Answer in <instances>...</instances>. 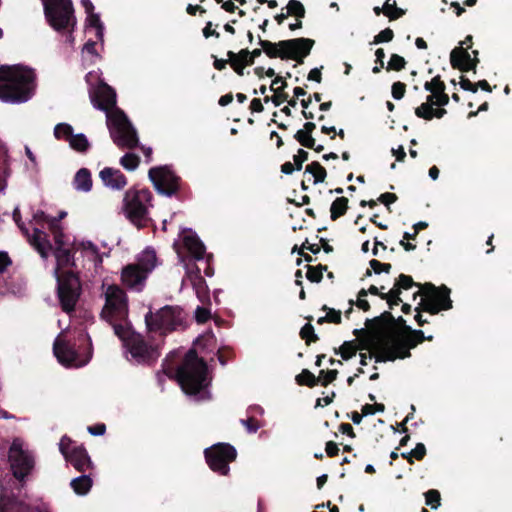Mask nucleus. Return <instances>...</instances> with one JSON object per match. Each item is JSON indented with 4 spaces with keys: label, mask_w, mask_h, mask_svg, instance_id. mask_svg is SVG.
I'll return each mask as SVG.
<instances>
[{
    "label": "nucleus",
    "mask_w": 512,
    "mask_h": 512,
    "mask_svg": "<svg viewBox=\"0 0 512 512\" xmlns=\"http://www.w3.org/2000/svg\"><path fill=\"white\" fill-rule=\"evenodd\" d=\"M28 243L47 259L53 253L56 259L54 274L57 279L58 298L63 311L74 310L79 299L81 286L78 277L72 272V243L61 226H19Z\"/></svg>",
    "instance_id": "f257e3e1"
},
{
    "label": "nucleus",
    "mask_w": 512,
    "mask_h": 512,
    "mask_svg": "<svg viewBox=\"0 0 512 512\" xmlns=\"http://www.w3.org/2000/svg\"><path fill=\"white\" fill-rule=\"evenodd\" d=\"M93 106L106 112L107 126L113 142L121 149L132 150L139 145L136 129L123 110L116 107V92L106 83H100L90 92Z\"/></svg>",
    "instance_id": "f03ea898"
},
{
    "label": "nucleus",
    "mask_w": 512,
    "mask_h": 512,
    "mask_svg": "<svg viewBox=\"0 0 512 512\" xmlns=\"http://www.w3.org/2000/svg\"><path fill=\"white\" fill-rule=\"evenodd\" d=\"M413 286L419 288L417 294L420 296V304L424 308L435 314L440 310H447L451 308V300L449 298L450 290L446 287L436 288L432 284H425L423 286L417 285L413 282L410 276L401 274L395 282L393 288L387 293H384V286L380 288L372 285L367 292L379 295L382 299L386 300L390 307L398 305L402 302L400 294L402 290H408ZM416 296V293L414 294Z\"/></svg>",
    "instance_id": "7ed1b4c3"
},
{
    "label": "nucleus",
    "mask_w": 512,
    "mask_h": 512,
    "mask_svg": "<svg viewBox=\"0 0 512 512\" xmlns=\"http://www.w3.org/2000/svg\"><path fill=\"white\" fill-rule=\"evenodd\" d=\"M413 340L408 346L397 334L391 331H383L370 337L367 349L370 353L369 359L376 358V362L393 361L396 358H407L410 356L409 348L416 346L423 340H431L432 336L425 337L423 332L416 330L413 333Z\"/></svg>",
    "instance_id": "20e7f679"
},
{
    "label": "nucleus",
    "mask_w": 512,
    "mask_h": 512,
    "mask_svg": "<svg viewBox=\"0 0 512 512\" xmlns=\"http://www.w3.org/2000/svg\"><path fill=\"white\" fill-rule=\"evenodd\" d=\"M176 379L182 390L198 400L209 398L207 387L210 383L206 363L197 356L195 350H190L183 363L179 366Z\"/></svg>",
    "instance_id": "39448f33"
},
{
    "label": "nucleus",
    "mask_w": 512,
    "mask_h": 512,
    "mask_svg": "<svg viewBox=\"0 0 512 512\" xmlns=\"http://www.w3.org/2000/svg\"><path fill=\"white\" fill-rule=\"evenodd\" d=\"M34 75L19 66H0V100L6 103L28 101L32 92Z\"/></svg>",
    "instance_id": "423d86ee"
},
{
    "label": "nucleus",
    "mask_w": 512,
    "mask_h": 512,
    "mask_svg": "<svg viewBox=\"0 0 512 512\" xmlns=\"http://www.w3.org/2000/svg\"><path fill=\"white\" fill-rule=\"evenodd\" d=\"M105 299L101 318L114 329L115 335L124 338L128 327V299L126 293L117 285H102Z\"/></svg>",
    "instance_id": "0eeeda50"
},
{
    "label": "nucleus",
    "mask_w": 512,
    "mask_h": 512,
    "mask_svg": "<svg viewBox=\"0 0 512 512\" xmlns=\"http://www.w3.org/2000/svg\"><path fill=\"white\" fill-rule=\"evenodd\" d=\"M159 264L156 252L148 247L136 256L134 263L126 265L121 272V281L128 289L140 292L144 289L149 274Z\"/></svg>",
    "instance_id": "6e6552de"
},
{
    "label": "nucleus",
    "mask_w": 512,
    "mask_h": 512,
    "mask_svg": "<svg viewBox=\"0 0 512 512\" xmlns=\"http://www.w3.org/2000/svg\"><path fill=\"white\" fill-rule=\"evenodd\" d=\"M258 44L269 58L291 59L299 64H303L304 58L310 54L315 41L310 38L301 37L273 43L259 38Z\"/></svg>",
    "instance_id": "1a4fd4ad"
},
{
    "label": "nucleus",
    "mask_w": 512,
    "mask_h": 512,
    "mask_svg": "<svg viewBox=\"0 0 512 512\" xmlns=\"http://www.w3.org/2000/svg\"><path fill=\"white\" fill-rule=\"evenodd\" d=\"M173 246L181 264L184 266L188 265L186 263V257L191 256L194 260L203 261V264H205V275L210 277L214 274V270L210 265L212 255L206 254V248L203 242L191 228H183L178 238L174 241Z\"/></svg>",
    "instance_id": "9d476101"
},
{
    "label": "nucleus",
    "mask_w": 512,
    "mask_h": 512,
    "mask_svg": "<svg viewBox=\"0 0 512 512\" xmlns=\"http://www.w3.org/2000/svg\"><path fill=\"white\" fill-rule=\"evenodd\" d=\"M48 24L57 32H72L76 17L71 0H42Z\"/></svg>",
    "instance_id": "9b49d317"
},
{
    "label": "nucleus",
    "mask_w": 512,
    "mask_h": 512,
    "mask_svg": "<svg viewBox=\"0 0 512 512\" xmlns=\"http://www.w3.org/2000/svg\"><path fill=\"white\" fill-rule=\"evenodd\" d=\"M184 319L182 309L177 306H165L155 313L149 312L145 316L149 332L159 333L161 336L181 329L184 325Z\"/></svg>",
    "instance_id": "f8f14e48"
},
{
    "label": "nucleus",
    "mask_w": 512,
    "mask_h": 512,
    "mask_svg": "<svg viewBox=\"0 0 512 512\" xmlns=\"http://www.w3.org/2000/svg\"><path fill=\"white\" fill-rule=\"evenodd\" d=\"M126 350L128 361L136 364H151L160 356L157 345L148 344L142 335L130 331L129 326L124 338H120Z\"/></svg>",
    "instance_id": "ddd939ff"
},
{
    "label": "nucleus",
    "mask_w": 512,
    "mask_h": 512,
    "mask_svg": "<svg viewBox=\"0 0 512 512\" xmlns=\"http://www.w3.org/2000/svg\"><path fill=\"white\" fill-rule=\"evenodd\" d=\"M152 197L148 188L128 189L123 200V209L127 219L134 224H141V221L146 219L148 205H150Z\"/></svg>",
    "instance_id": "4468645a"
},
{
    "label": "nucleus",
    "mask_w": 512,
    "mask_h": 512,
    "mask_svg": "<svg viewBox=\"0 0 512 512\" xmlns=\"http://www.w3.org/2000/svg\"><path fill=\"white\" fill-rule=\"evenodd\" d=\"M88 343V349L85 353L75 351V349L64 338V332H61L54 342V354L62 365L66 367H82L86 365L92 357L91 340L85 336Z\"/></svg>",
    "instance_id": "2eb2a0df"
},
{
    "label": "nucleus",
    "mask_w": 512,
    "mask_h": 512,
    "mask_svg": "<svg viewBox=\"0 0 512 512\" xmlns=\"http://www.w3.org/2000/svg\"><path fill=\"white\" fill-rule=\"evenodd\" d=\"M148 176L155 190L167 197L176 196L181 189V178L171 169L170 166L152 167Z\"/></svg>",
    "instance_id": "dca6fc26"
},
{
    "label": "nucleus",
    "mask_w": 512,
    "mask_h": 512,
    "mask_svg": "<svg viewBox=\"0 0 512 512\" xmlns=\"http://www.w3.org/2000/svg\"><path fill=\"white\" fill-rule=\"evenodd\" d=\"M9 462L15 478L22 480L34 467V458L20 439H15L9 450Z\"/></svg>",
    "instance_id": "f3484780"
},
{
    "label": "nucleus",
    "mask_w": 512,
    "mask_h": 512,
    "mask_svg": "<svg viewBox=\"0 0 512 512\" xmlns=\"http://www.w3.org/2000/svg\"><path fill=\"white\" fill-rule=\"evenodd\" d=\"M237 452L235 448L226 443H218L205 449V458L209 467L221 475L229 472V463L234 461Z\"/></svg>",
    "instance_id": "a211bd4d"
},
{
    "label": "nucleus",
    "mask_w": 512,
    "mask_h": 512,
    "mask_svg": "<svg viewBox=\"0 0 512 512\" xmlns=\"http://www.w3.org/2000/svg\"><path fill=\"white\" fill-rule=\"evenodd\" d=\"M72 441L68 437H62L59 450L65 459L78 471H87L92 468V462L87 451L82 446L71 447Z\"/></svg>",
    "instance_id": "6ab92c4d"
},
{
    "label": "nucleus",
    "mask_w": 512,
    "mask_h": 512,
    "mask_svg": "<svg viewBox=\"0 0 512 512\" xmlns=\"http://www.w3.org/2000/svg\"><path fill=\"white\" fill-rule=\"evenodd\" d=\"M186 274L182 280V285L189 282L195 290L197 298L206 303L209 300V291L204 278L200 275L201 269L197 265H185Z\"/></svg>",
    "instance_id": "aec40b11"
},
{
    "label": "nucleus",
    "mask_w": 512,
    "mask_h": 512,
    "mask_svg": "<svg viewBox=\"0 0 512 512\" xmlns=\"http://www.w3.org/2000/svg\"><path fill=\"white\" fill-rule=\"evenodd\" d=\"M99 176L107 187L114 190H121L127 185V178L119 169L105 167Z\"/></svg>",
    "instance_id": "412c9836"
},
{
    "label": "nucleus",
    "mask_w": 512,
    "mask_h": 512,
    "mask_svg": "<svg viewBox=\"0 0 512 512\" xmlns=\"http://www.w3.org/2000/svg\"><path fill=\"white\" fill-rule=\"evenodd\" d=\"M450 63L453 69H457L463 73L471 71L473 66L471 63V54L467 48L462 46L455 47L450 53Z\"/></svg>",
    "instance_id": "4be33fe9"
},
{
    "label": "nucleus",
    "mask_w": 512,
    "mask_h": 512,
    "mask_svg": "<svg viewBox=\"0 0 512 512\" xmlns=\"http://www.w3.org/2000/svg\"><path fill=\"white\" fill-rule=\"evenodd\" d=\"M287 87L286 81L281 76H275L271 83L270 90L274 92L271 101L275 106H280L283 102L287 101L288 94L284 92Z\"/></svg>",
    "instance_id": "5701e85b"
},
{
    "label": "nucleus",
    "mask_w": 512,
    "mask_h": 512,
    "mask_svg": "<svg viewBox=\"0 0 512 512\" xmlns=\"http://www.w3.org/2000/svg\"><path fill=\"white\" fill-rule=\"evenodd\" d=\"M11 175L10 158L8 149L0 141V190H3L7 185V179Z\"/></svg>",
    "instance_id": "b1692460"
},
{
    "label": "nucleus",
    "mask_w": 512,
    "mask_h": 512,
    "mask_svg": "<svg viewBox=\"0 0 512 512\" xmlns=\"http://www.w3.org/2000/svg\"><path fill=\"white\" fill-rule=\"evenodd\" d=\"M26 283L20 277H11L4 287L0 286V294L10 293L12 295H22L25 292Z\"/></svg>",
    "instance_id": "393cba45"
},
{
    "label": "nucleus",
    "mask_w": 512,
    "mask_h": 512,
    "mask_svg": "<svg viewBox=\"0 0 512 512\" xmlns=\"http://www.w3.org/2000/svg\"><path fill=\"white\" fill-rule=\"evenodd\" d=\"M74 184L77 190L89 192L92 188L90 171L87 168H81L74 177Z\"/></svg>",
    "instance_id": "a878e982"
},
{
    "label": "nucleus",
    "mask_w": 512,
    "mask_h": 512,
    "mask_svg": "<svg viewBox=\"0 0 512 512\" xmlns=\"http://www.w3.org/2000/svg\"><path fill=\"white\" fill-rule=\"evenodd\" d=\"M92 484V479L87 475L76 477L70 482L73 491L80 496L86 495L90 491Z\"/></svg>",
    "instance_id": "bb28decb"
},
{
    "label": "nucleus",
    "mask_w": 512,
    "mask_h": 512,
    "mask_svg": "<svg viewBox=\"0 0 512 512\" xmlns=\"http://www.w3.org/2000/svg\"><path fill=\"white\" fill-rule=\"evenodd\" d=\"M67 216L66 211H58L56 214H52L50 212L37 211L34 214V219L38 223L43 224H58L61 220H63Z\"/></svg>",
    "instance_id": "cd10ccee"
},
{
    "label": "nucleus",
    "mask_w": 512,
    "mask_h": 512,
    "mask_svg": "<svg viewBox=\"0 0 512 512\" xmlns=\"http://www.w3.org/2000/svg\"><path fill=\"white\" fill-rule=\"evenodd\" d=\"M348 198L341 196L337 197L331 204L330 207V218L332 221H336L339 217L343 216L348 209Z\"/></svg>",
    "instance_id": "c85d7f7f"
},
{
    "label": "nucleus",
    "mask_w": 512,
    "mask_h": 512,
    "mask_svg": "<svg viewBox=\"0 0 512 512\" xmlns=\"http://www.w3.org/2000/svg\"><path fill=\"white\" fill-rule=\"evenodd\" d=\"M305 173H309L313 176L314 184L324 182L327 176L326 169L318 161H313L310 164L306 165Z\"/></svg>",
    "instance_id": "c756f323"
},
{
    "label": "nucleus",
    "mask_w": 512,
    "mask_h": 512,
    "mask_svg": "<svg viewBox=\"0 0 512 512\" xmlns=\"http://www.w3.org/2000/svg\"><path fill=\"white\" fill-rule=\"evenodd\" d=\"M12 510L21 511L22 505L11 499L5 492L4 488H1L0 491V512H9Z\"/></svg>",
    "instance_id": "7c9ffc66"
},
{
    "label": "nucleus",
    "mask_w": 512,
    "mask_h": 512,
    "mask_svg": "<svg viewBox=\"0 0 512 512\" xmlns=\"http://www.w3.org/2000/svg\"><path fill=\"white\" fill-rule=\"evenodd\" d=\"M433 106L432 98L427 96L426 102L416 107L414 113L418 118L431 121L433 119Z\"/></svg>",
    "instance_id": "2f4dec72"
},
{
    "label": "nucleus",
    "mask_w": 512,
    "mask_h": 512,
    "mask_svg": "<svg viewBox=\"0 0 512 512\" xmlns=\"http://www.w3.org/2000/svg\"><path fill=\"white\" fill-rule=\"evenodd\" d=\"M69 144L77 152L85 153L90 147L87 137L80 133L71 137Z\"/></svg>",
    "instance_id": "473e14b6"
},
{
    "label": "nucleus",
    "mask_w": 512,
    "mask_h": 512,
    "mask_svg": "<svg viewBox=\"0 0 512 512\" xmlns=\"http://www.w3.org/2000/svg\"><path fill=\"white\" fill-rule=\"evenodd\" d=\"M286 9L288 17L304 18L306 15V9L299 0H289Z\"/></svg>",
    "instance_id": "72a5a7b5"
},
{
    "label": "nucleus",
    "mask_w": 512,
    "mask_h": 512,
    "mask_svg": "<svg viewBox=\"0 0 512 512\" xmlns=\"http://www.w3.org/2000/svg\"><path fill=\"white\" fill-rule=\"evenodd\" d=\"M54 136L57 140L70 141L73 136V127L68 123H59L54 127Z\"/></svg>",
    "instance_id": "f704fd0d"
},
{
    "label": "nucleus",
    "mask_w": 512,
    "mask_h": 512,
    "mask_svg": "<svg viewBox=\"0 0 512 512\" xmlns=\"http://www.w3.org/2000/svg\"><path fill=\"white\" fill-rule=\"evenodd\" d=\"M120 164L128 171L135 170L140 164V157L135 153H126L120 159Z\"/></svg>",
    "instance_id": "c9c22d12"
},
{
    "label": "nucleus",
    "mask_w": 512,
    "mask_h": 512,
    "mask_svg": "<svg viewBox=\"0 0 512 512\" xmlns=\"http://www.w3.org/2000/svg\"><path fill=\"white\" fill-rule=\"evenodd\" d=\"M406 64H407V61L405 60L404 57L393 53L390 56V60L386 66V70L399 72V71H402L403 69H405Z\"/></svg>",
    "instance_id": "e433bc0d"
},
{
    "label": "nucleus",
    "mask_w": 512,
    "mask_h": 512,
    "mask_svg": "<svg viewBox=\"0 0 512 512\" xmlns=\"http://www.w3.org/2000/svg\"><path fill=\"white\" fill-rule=\"evenodd\" d=\"M294 139L305 148H312L315 144V139L312 135H309L304 129L298 130L294 134Z\"/></svg>",
    "instance_id": "4c0bfd02"
},
{
    "label": "nucleus",
    "mask_w": 512,
    "mask_h": 512,
    "mask_svg": "<svg viewBox=\"0 0 512 512\" xmlns=\"http://www.w3.org/2000/svg\"><path fill=\"white\" fill-rule=\"evenodd\" d=\"M226 55L228 58L236 59V61L238 62H246V65L248 66L253 65V60L251 59V56L249 55V50L247 48L241 49L237 53L233 51H228Z\"/></svg>",
    "instance_id": "58836bf2"
},
{
    "label": "nucleus",
    "mask_w": 512,
    "mask_h": 512,
    "mask_svg": "<svg viewBox=\"0 0 512 512\" xmlns=\"http://www.w3.org/2000/svg\"><path fill=\"white\" fill-rule=\"evenodd\" d=\"M87 22H88L89 26H91V27L96 29V36H97V38L102 39L104 27H103V24H102V22L100 20L99 15L95 14V13L88 14Z\"/></svg>",
    "instance_id": "ea45409f"
},
{
    "label": "nucleus",
    "mask_w": 512,
    "mask_h": 512,
    "mask_svg": "<svg viewBox=\"0 0 512 512\" xmlns=\"http://www.w3.org/2000/svg\"><path fill=\"white\" fill-rule=\"evenodd\" d=\"M323 310L326 311V315L318 319V323H323L324 321L332 322V323H340L341 321V312L332 308H328L327 306L323 307Z\"/></svg>",
    "instance_id": "a19ab883"
},
{
    "label": "nucleus",
    "mask_w": 512,
    "mask_h": 512,
    "mask_svg": "<svg viewBox=\"0 0 512 512\" xmlns=\"http://www.w3.org/2000/svg\"><path fill=\"white\" fill-rule=\"evenodd\" d=\"M297 381L299 384H305L308 386H314L318 382V378L309 370L304 369L298 376Z\"/></svg>",
    "instance_id": "79ce46f5"
},
{
    "label": "nucleus",
    "mask_w": 512,
    "mask_h": 512,
    "mask_svg": "<svg viewBox=\"0 0 512 512\" xmlns=\"http://www.w3.org/2000/svg\"><path fill=\"white\" fill-rule=\"evenodd\" d=\"M394 38V32L391 28H385L384 30L380 31L377 35L373 38V44H380V43H387L392 41Z\"/></svg>",
    "instance_id": "37998d69"
},
{
    "label": "nucleus",
    "mask_w": 512,
    "mask_h": 512,
    "mask_svg": "<svg viewBox=\"0 0 512 512\" xmlns=\"http://www.w3.org/2000/svg\"><path fill=\"white\" fill-rule=\"evenodd\" d=\"M326 270V267H323L321 265L317 267L308 266L307 270V278L311 282H320L322 279L323 271Z\"/></svg>",
    "instance_id": "c03bdc74"
},
{
    "label": "nucleus",
    "mask_w": 512,
    "mask_h": 512,
    "mask_svg": "<svg viewBox=\"0 0 512 512\" xmlns=\"http://www.w3.org/2000/svg\"><path fill=\"white\" fill-rule=\"evenodd\" d=\"M428 96L432 98V102H433L434 106L444 107V106L448 105V103H449V96L445 92V90L439 91L438 93H434V95H428Z\"/></svg>",
    "instance_id": "a18cd8bd"
},
{
    "label": "nucleus",
    "mask_w": 512,
    "mask_h": 512,
    "mask_svg": "<svg viewBox=\"0 0 512 512\" xmlns=\"http://www.w3.org/2000/svg\"><path fill=\"white\" fill-rule=\"evenodd\" d=\"M405 92H406V84L405 83H403L401 81H397L392 84L391 94L395 100H401L404 97Z\"/></svg>",
    "instance_id": "49530a36"
},
{
    "label": "nucleus",
    "mask_w": 512,
    "mask_h": 512,
    "mask_svg": "<svg viewBox=\"0 0 512 512\" xmlns=\"http://www.w3.org/2000/svg\"><path fill=\"white\" fill-rule=\"evenodd\" d=\"M426 504L432 508H437L440 505V493L437 490H429L425 493Z\"/></svg>",
    "instance_id": "de8ad7c7"
},
{
    "label": "nucleus",
    "mask_w": 512,
    "mask_h": 512,
    "mask_svg": "<svg viewBox=\"0 0 512 512\" xmlns=\"http://www.w3.org/2000/svg\"><path fill=\"white\" fill-rule=\"evenodd\" d=\"M337 374V370H321L318 377V382H321L322 385H327L336 379Z\"/></svg>",
    "instance_id": "09e8293b"
},
{
    "label": "nucleus",
    "mask_w": 512,
    "mask_h": 512,
    "mask_svg": "<svg viewBox=\"0 0 512 512\" xmlns=\"http://www.w3.org/2000/svg\"><path fill=\"white\" fill-rule=\"evenodd\" d=\"M309 153L304 149H298L297 154L293 156L296 170L302 169L303 163L308 160Z\"/></svg>",
    "instance_id": "8fccbe9b"
},
{
    "label": "nucleus",
    "mask_w": 512,
    "mask_h": 512,
    "mask_svg": "<svg viewBox=\"0 0 512 512\" xmlns=\"http://www.w3.org/2000/svg\"><path fill=\"white\" fill-rule=\"evenodd\" d=\"M340 355L344 360H348L356 355V348L351 343H344L340 347Z\"/></svg>",
    "instance_id": "3c124183"
},
{
    "label": "nucleus",
    "mask_w": 512,
    "mask_h": 512,
    "mask_svg": "<svg viewBox=\"0 0 512 512\" xmlns=\"http://www.w3.org/2000/svg\"><path fill=\"white\" fill-rule=\"evenodd\" d=\"M397 199H398V197L395 193L385 192L379 196L377 201L384 204L387 207V210H389V205L396 202Z\"/></svg>",
    "instance_id": "603ef678"
},
{
    "label": "nucleus",
    "mask_w": 512,
    "mask_h": 512,
    "mask_svg": "<svg viewBox=\"0 0 512 512\" xmlns=\"http://www.w3.org/2000/svg\"><path fill=\"white\" fill-rule=\"evenodd\" d=\"M370 266L371 268L373 269V271L377 274L381 273V272H385V273H388L391 269V265L388 264V263H381L377 260H371L370 261Z\"/></svg>",
    "instance_id": "864d4df0"
},
{
    "label": "nucleus",
    "mask_w": 512,
    "mask_h": 512,
    "mask_svg": "<svg viewBox=\"0 0 512 512\" xmlns=\"http://www.w3.org/2000/svg\"><path fill=\"white\" fill-rule=\"evenodd\" d=\"M210 310L205 307H197L195 310V318L197 322L204 323L210 318Z\"/></svg>",
    "instance_id": "5fc2aeb1"
},
{
    "label": "nucleus",
    "mask_w": 512,
    "mask_h": 512,
    "mask_svg": "<svg viewBox=\"0 0 512 512\" xmlns=\"http://www.w3.org/2000/svg\"><path fill=\"white\" fill-rule=\"evenodd\" d=\"M241 423L249 433H255L261 427L260 423L252 417L246 420L242 419Z\"/></svg>",
    "instance_id": "6e6d98bb"
},
{
    "label": "nucleus",
    "mask_w": 512,
    "mask_h": 512,
    "mask_svg": "<svg viewBox=\"0 0 512 512\" xmlns=\"http://www.w3.org/2000/svg\"><path fill=\"white\" fill-rule=\"evenodd\" d=\"M300 335L307 342H310V341L316 339V336L314 335V328L311 324H306L304 327H302V329L300 331Z\"/></svg>",
    "instance_id": "4d7b16f0"
},
{
    "label": "nucleus",
    "mask_w": 512,
    "mask_h": 512,
    "mask_svg": "<svg viewBox=\"0 0 512 512\" xmlns=\"http://www.w3.org/2000/svg\"><path fill=\"white\" fill-rule=\"evenodd\" d=\"M459 84L461 88L465 91H470L472 93H476L478 91V85H476V83H472L465 76H461Z\"/></svg>",
    "instance_id": "13d9d810"
},
{
    "label": "nucleus",
    "mask_w": 512,
    "mask_h": 512,
    "mask_svg": "<svg viewBox=\"0 0 512 512\" xmlns=\"http://www.w3.org/2000/svg\"><path fill=\"white\" fill-rule=\"evenodd\" d=\"M229 65L235 71V73L239 76L244 75V69L247 66L246 62H238L236 59L228 58Z\"/></svg>",
    "instance_id": "bf43d9fd"
},
{
    "label": "nucleus",
    "mask_w": 512,
    "mask_h": 512,
    "mask_svg": "<svg viewBox=\"0 0 512 512\" xmlns=\"http://www.w3.org/2000/svg\"><path fill=\"white\" fill-rule=\"evenodd\" d=\"M384 411V405L383 404H374V405H365L362 409V412L364 415H372L376 412H383Z\"/></svg>",
    "instance_id": "052dcab7"
},
{
    "label": "nucleus",
    "mask_w": 512,
    "mask_h": 512,
    "mask_svg": "<svg viewBox=\"0 0 512 512\" xmlns=\"http://www.w3.org/2000/svg\"><path fill=\"white\" fill-rule=\"evenodd\" d=\"M367 295V291L362 289L359 294H358V299L356 301V304L357 306L364 310V311H367L369 309V303L367 300H365L364 298L366 297Z\"/></svg>",
    "instance_id": "680f3d73"
},
{
    "label": "nucleus",
    "mask_w": 512,
    "mask_h": 512,
    "mask_svg": "<svg viewBox=\"0 0 512 512\" xmlns=\"http://www.w3.org/2000/svg\"><path fill=\"white\" fill-rule=\"evenodd\" d=\"M212 26H213V23L211 21H208L206 23V26L203 28L202 32H203V36L205 38H209V37H216V38H219L220 37V34L219 32H217L216 30L212 29Z\"/></svg>",
    "instance_id": "e2e57ef3"
},
{
    "label": "nucleus",
    "mask_w": 512,
    "mask_h": 512,
    "mask_svg": "<svg viewBox=\"0 0 512 512\" xmlns=\"http://www.w3.org/2000/svg\"><path fill=\"white\" fill-rule=\"evenodd\" d=\"M426 453V448L424 444L418 443L416 447L411 451V455L415 457L416 459H422Z\"/></svg>",
    "instance_id": "0e129e2a"
},
{
    "label": "nucleus",
    "mask_w": 512,
    "mask_h": 512,
    "mask_svg": "<svg viewBox=\"0 0 512 512\" xmlns=\"http://www.w3.org/2000/svg\"><path fill=\"white\" fill-rule=\"evenodd\" d=\"M307 79L310 81H315L317 83H320L322 81V73L319 68H313L308 73Z\"/></svg>",
    "instance_id": "69168bd1"
},
{
    "label": "nucleus",
    "mask_w": 512,
    "mask_h": 512,
    "mask_svg": "<svg viewBox=\"0 0 512 512\" xmlns=\"http://www.w3.org/2000/svg\"><path fill=\"white\" fill-rule=\"evenodd\" d=\"M431 84H433L435 93H438L439 91H443L446 88L445 83L441 80L440 75H437L434 78H432Z\"/></svg>",
    "instance_id": "338daca9"
},
{
    "label": "nucleus",
    "mask_w": 512,
    "mask_h": 512,
    "mask_svg": "<svg viewBox=\"0 0 512 512\" xmlns=\"http://www.w3.org/2000/svg\"><path fill=\"white\" fill-rule=\"evenodd\" d=\"M249 108L252 112H257V113H260L264 110V106L261 102V99H259V98L252 99V101L250 102Z\"/></svg>",
    "instance_id": "774afa93"
}]
</instances>
